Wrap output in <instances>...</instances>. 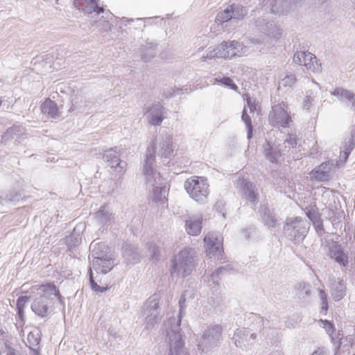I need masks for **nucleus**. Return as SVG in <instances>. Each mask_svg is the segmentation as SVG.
<instances>
[{"mask_svg": "<svg viewBox=\"0 0 355 355\" xmlns=\"http://www.w3.org/2000/svg\"><path fill=\"white\" fill-rule=\"evenodd\" d=\"M331 166L332 164H330L329 162H322L311 172V180H315L318 182L328 181L331 178Z\"/></svg>", "mask_w": 355, "mask_h": 355, "instance_id": "nucleus-23", "label": "nucleus"}, {"mask_svg": "<svg viewBox=\"0 0 355 355\" xmlns=\"http://www.w3.org/2000/svg\"><path fill=\"white\" fill-rule=\"evenodd\" d=\"M256 339L257 334L246 329H237L232 337L235 345L245 350L251 348Z\"/></svg>", "mask_w": 355, "mask_h": 355, "instance_id": "nucleus-14", "label": "nucleus"}, {"mask_svg": "<svg viewBox=\"0 0 355 355\" xmlns=\"http://www.w3.org/2000/svg\"><path fill=\"white\" fill-rule=\"evenodd\" d=\"M269 121L273 127L286 128L291 121V117L288 112H270Z\"/></svg>", "mask_w": 355, "mask_h": 355, "instance_id": "nucleus-26", "label": "nucleus"}, {"mask_svg": "<svg viewBox=\"0 0 355 355\" xmlns=\"http://www.w3.org/2000/svg\"><path fill=\"white\" fill-rule=\"evenodd\" d=\"M37 290L40 291L42 294L39 297H44L50 302L53 303L54 298L56 297L60 304L64 308V299L60 293L59 288L53 282L37 285Z\"/></svg>", "mask_w": 355, "mask_h": 355, "instance_id": "nucleus-19", "label": "nucleus"}, {"mask_svg": "<svg viewBox=\"0 0 355 355\" xmlns=\"http://www.w3.org/2000/svg\"><path fill=\"white\" fill-rule=\"evenodd\" d=\"M147 248L152 259H157L159 256L158 247L153 243H147Z\"/></svg>", "mask_w": 355, "mask_h": 355, "instance_id": "nucleus-50", "label": "nucleus"}, {"mask_svg": "<svg viewBox=\"0 0 355 355\" xmlns=\"http://www.w3.org/2000/svg\"><path fill=\"white\" fill-rule=\"evenodd\" d=\"M241 119L245 124L247 129V138L250 140L253 136V126L252 124L251 117L248 114V112H242Z\"/></svg>", "mask_w": 355, "mask_h": 355, "instance_id": "nucleus-42", "label": "nucleus"}, {"mask_svg": "<svg viewBox=\"0 0 355 355\" xmlns=\"http://www.w3.org/2000/svg\"><path fill=\"white\" fill-rule=\"evenodd\" d=\"M185 295L183 293L179 300L178 318H170L164 324L166 340L169 345L168 355H189L184 349V335L180 329L182 313L183 309L185 308Z\"/></svg>", "mask_w": 355, "mask_h": 355, "instance_id": "nucleus-1", "label": "nucleus"}, {"mask_svg": "<svg viewBox=\"0 0 355 355\" xmlns=\"http://www.w3.org/2000/svg\"><path fill=\"white\" fill-rule=\"evenodd\" d=\"M331 94L337 97L341 101L351 103L355 109V94L352 92L342 87H337L333 92H331Z\"/></svg>", "mask_w": 355, "mask_h": 355, "instance_id": "nucleus-34", "label": "nucleus"}, {"mask_svg": "<svg viewBox=\"0 0 355 355\" xmlns=\"http://www.w3.org/2000/svg\"><path fill=\"white\" fill-rule=\"evenodd\" d=\"M331 295L336 301L342 300L346 294V286L343 279L334 281L330 285Z\"/></svg>", "mask_w": 355, "mask_h": 355, "instance_id": "nucleus-32", "label": "nucleus"}, {"mask_svg": "<svg viewBox=\"0 0 355 355\" xmlns=\"http://www.w3.org/2000/svg\"><path fill=\"white\" fill-rule=\"evenodd\" d=\"M32 311L41 318H49L53 312V303L44 297H36L31 304Z\"/></svg>", "mask_w": 355, "mask_h": 355, "instance_id": "nucleus-16", "label": "nucleus"}, {"mask_svg": "<svg viewBox=\"0 0 355 355\" xmlns=\"http://www.w3.org/2000/svg\"><path fill=\"white\" fill-rule=\"evenodd\" d=\"M223 327L220 324L211 323L202 331L198 338L197 347L202 354H207L218 348L223 339Z\"/></svg>", "mask_w": 355, "mask_h": 355, "instance_id": "nucleus-2", "label": "nucleus"}, {"mask_svg": "<svg viewBox=\"0 0 355 355\" xmlns=\"http://www.w3.org/2000/svg\"><path fill=\"white\" fill-rule=\"evenodd\" d=\"M31 349V355H40V347H33V348H30Z\"/></svg>", "mask_w": 355, "mask_h": 355, "instance_id": "nucleus-64", "label": "nucleus"}, {"mask_svg": "<svg viewBox=\"0 0 355 355\" xmlns=\"http://www.w3.org/2000/svg\"><path fill=\"white\" fill-rule=\"evenodd\" d=\"M41 111H58L59 108L55 101L46 98L40 106Z\"/></svg>", "mask_w": 355, "mask_h": 355, "instance_id": "nucleus-47", "label": "nucleus"}, {"mask_svg": "<svg viewBox=\"0 0 355 355\" xmlns=\"http://www.w3.org/2000/svg\"><path fill=\"white\" fill-rule=\"evenodd\" d=\"M305 213L311 223L315 222L321 219V214L318 208L315 205H310L306 207Z\"/></svg>", "mask_w": 355, "mask_h": 355, "instance_id": "nucleus-37", "label": "nucleus"}, {"mask_svg": "<svg viewBox=\"0 0 355 355\" xmlns=\"http://www.w3.org/2000/svg\"><path fill=\"white\" fill-rule=\"evenodd\" d=\"M248 14V10L240 4H232L219 12L216 17V22L222 24L230 19H242Z\"/></svg>", "mask_w": 355, "mask_h": 355, "instance_id": "nucleus-10", "label": "nucleus"}, {"mask_svg": "<svg viewBox=\"0 0 355 355\" xmlns=\"http://www.w3.org/2000/svg\"><path fill=\"white\" fill-rule=\"evenodd\" d=\"M263 152L266 159L271 163H277L282 156L280 146L272 144L267 139L263 144Z\"/></svg>", "mask_w": 355, "mask_h": 355, "instance_id": "nucleus-25", "label": "nucleus"}, {"mask_svg": "<svg viewBox=\"0 0 355 355\" xmlns=\"http://www.w3.org/2000/svg\"><path fill=\"white\" fill-rule=\"evenodd\" d=\"M162 108H163V107L159 104V103H158L156 105H153L151 107L148 106L146 108V111H153V112L162 111Z\"/></svg>", "mask_w": 355, "mask_h": 355, "instance_id": "nucleus-61", "label": "nucleus"}, {"mask_svg": "<svg viewBox=\"0 0 355 355\" xmlns=\"http://www.w3.org/2000/svg\"><path fill=\"white\" fill-rule=\"evenodd\" d=\"M301 0H275L274 4L271 5L270 10L275 14H286L292 8V5L295 4Z\"/></svg>", "mask_w": 355, "mask_h": 355, "instance_id": "nucleus-28", "label": "nucleus"}, {"mask_svg": "<svg viewBox=\"0 0 355 355\" xmlns=\"http://www.w3.org/2000/svg\"><path fill=\"white\" fill-rule=\"evenodd\" d=\"M242 189L246 200L252 203H255L258 200V193L255 184L246 180H242Z\"/></svg>", "mask_w": 355, "mask_h": 355, "instance_id": "nucleus-33", "label": "nucleus"}, {"mask_svg": "<svg viewBox=\"0 0 355 355\" xmlns=\"http://www.w3.org/2000/svg\"><path fill=\"white\" fill-rule=\"evenodd\" d=\"M328 248V256L341 266L346 267L349 263L348 253L345 252L342 245L333 239L326 241Z\"/></svg>", "mask_w": 355, "mask_h": 355, "instance_id": "nucleus-12", "label": "nucleus"}, {"mask_svg": "<svg viewBox=\"0 0 355 355\" xmlns=\"http://www.w3.org/2000/svg\"><path fill=\"white\" fill-rule=\"evenodd\" d=\"M31 299L30 296H20L17 300L16 307L17 309H24L26 304L29 302Z\"/></svg>", "mask_w": 355, "mask_h": 355, "instance_id": "nucleus-53", "label": "nucleus"}, {"mask_svg": "<svg viewBox=\"0 0 355 355\" xmlns=\"http://www.w3.org/2000/svg\"><path fill=\"white\" fill-rule=\"evenodd\" d=\"M256 230H257V228L254 226L250 225V227H247L246 229H243L242 230V234H243V236L245 237V239H249L251 238V235L253 233L256 232Z\"/></svg>", "mask_w": 355, "mask_h": 355, "instance_id": "nucleus-57", "label": "nucleus"}, {"mask_svg": "<svg viewBox=\"0 0 355 355\" xmlns=\"http://www.w3.org/2000/svg\"><path fill=\"white\" fill-rule=\"evenodd\" d=\"M103 159L107 166L114 168L119 175H123L125 173L126 162L121 159L119 150H118L117 147L105 150Z\"/></svg>", "mask_w": 355, "mask_h": 355, "instance_id": "nucleus-13", "label": "nucleus"}, {"mask_svg": "<svg viewBox=\"0 0 355 355\" xmlns=\"http://www.w3.org/2000/svg\"><path fill=\"white\" fill-rule=\"evenodd\" d=\"M98 0H74V6L79 10L85 14H92L95 12L98 15L103 12L104 8L98 5Z\"/></svg>", "mask_w": 355, "mask_h": 355, "instance_id": "nucleus-22", "label": "nucleus"}, {"mask_svg": "<svg viewBox=\"0 0 355 355\" xmlns=\"http://www.w3.org/2000/svg\"><path fill=\"white\" fill-rule=\"evenodd\" d=\"M24 309H17V316L19 319V320L24 323V319H25V315H24Z\"/></svg>", "mask_w": 355, "mask_h": 355, "instance_id": "nucleus-63", "label": "nucleus"}, {"mask_svg": "<svg viewBox=\"0 0 355 355\" xmlns=\"http://www.w3.org/2000/svg\"><path fill=\"white\" fill-rule=\"evenodd\" d=\"M300 139L295 134L288 133L284 140L285 148H295L297 147Z\"/></svg>", "mask_w": 355, "mask_h": 355, "instance_id": "nucleus-46", "label": "nucleus"}, {"mask_svg": "<svg viewBox=\"0 0 355 355\" xmlns=\"http://www.w3.org/2000/svg\"><path fill=\"white\" fill-rule=\"evenodd\" d=\"M225 203L223 200H218L214 205V209H216V211H217L218 213H220L223 218L225 217Z\"/></svg>", "mask_w": 355, "mask_h": 355, "instance_id": "nucleus-56", "label": "nucleus"}, {"mask_svg": "<svg viewBox=\"0 0 355 355\" xmlns=\"http://www.w3.org/2000/svg\"><path fill=\"white\" fill-rule=\"evenodd\" d=\"M295 289L298 291L297 295L300 298H305L310 294V284L309 283H298L295 286Z\"/></svg>", "mask_w": 355, "mask_h": 355, "instance_id": "nucleus-44", "label": "nucleus"}, {"mask_svg": "<svg viewBox=\"0 0 355 355\" xmlns=\"http://www.w3.org/2000/svg\"><path fill=\"white\" fill-rule=\"evenodd\" d=\"M123 257L128 264L138 263L141 258L138 247L135 244L124 243L123 247Z\"/></svg>", "mask_w": 355, "mask_h": 355, "instance_id": "nucleus-24", "label": "nucleus"}, {"mask_svg": "<svg viewBox=\"0 0 355 355\" xmlns=\"http://www.w3.org/2000/svg\"><path fill=\"white\" fill-rule=\"evenodd\" d=\"M184 187L190 197L196 202L202 204L207 202L209 190L205 178L193 176L188 178L184 182Z\"/></svg>", "mask_w": 355, "mask_h": 355, "instance_id": "nucleus-5", "label": "nucleus"}, {"mask_svg": "<svg viewBox=\"0 0 355 355\" xmlns=\"http://www.w3.org/2000/svg\"><path fill=\"white\" fill-rule=\"evenodd\" d=\"M160 184L155 182L152 183H147L153 187V200L156 202H163L164 200H166V187L164 183V180L161 177Z\"/></svg>", "mask_w": 355, "mask_h": 355, "instance_id": "nucleus-30", "label": "nucleus"}, {"mask_svg": "<svg viewBox=\"0 0 355 355\" xmlns=\"http://www.w3.org/2000/svg\"><path fill=\"white\" fill-rule=\"evenodd\" d=\"M81 243V236L76 232V230L66 238V243L69 248L76 247Z\"/></svg>", "mask_w": 355, "mask_h": 355, "instance_id": "nucleus-41", "label": "nucleus"}, {"mask_svg": "<svg viewBox=\"0 0 355 355\" xmlns=\"http://www.w3.org/2000/svg\"><path fill=\"white\" fill-rule=\"evenodd\" d=\"M159 147L158 155L161 157L170 158L173 153L172 137L168 135L162 137V140L159 143Z\"/></svg>", "mask_w": 355, "mask_h": 355, "instance_id": "nucleus-31", "label": "nucleus"}, {"mask_svg": "<svg viewBox=\"0 0 355 355\" xmlns=\"http://www.w3.org/2000/svg\"><path fill=\"white\" fill-rule=\"evenodd\" d=\"M310 228V223L301 217H288L284 225L285 236L294 243H302L306 236Z\"/></svg>", "mask_w": 355, "mask_h": 355, "instance_id": "nucleus-4", "label": "nucleus"}, {"mask_svg": "<svg viewBox=\"0 0 355 355\" xmlns=\"http://www.w3.org/2000/svg\"><path fill=\"white\" fill-rule=\"evenodd\" d=\"M48 119H57L60 116V112H44Z\"/></svg>", "mask_w": 355, "mask_h": 355, "instance_id": "nucleus-62", "label": "nucleus"}, {"mask_svg": "<svg viewBox=\"0 0 355 355\" xmlns=\"http://www.w3.org/2000/svg\"><path fill=\"white\" fill-rule=\"evenodd\" d=\"M313 84L315 86V88L309 90L306 92V95L303 101V109L309 110H315L320 109V105L321 104V87L320 85L313 81Z\"/></svg>", "mask_w": 355, "mask_h": 355, "instance_id": "nucleus-18", "label": "nucleus"}, {"mask_svg": "<svg viewBox=\"0 0 355 355\" xmlns=\"http://www.w3.org/2000/svg\"><path fill=\"white\" fill-rule=\"evenodd\" d=\"M156 47V44L147 41L139 49L141 60L145 62H149L157 53Z\"/></svg>", "mask_w": 355, "mask_h": 355, "instance_id": "nucleus-35", "label": "nucleus"}, {"mask_svg": "<svg viewBox=\"0 0 355 355\" xmlns=\"http://www.w3.org/2000/svg\"><path fill=\"white\" fill-rule=\"evenodd\" d=\"M94 218L98 225L101 226H109L114 222L113 214L101 206L98 211L94 214Z\"/></svg>", "mask_w": 355, "mask_h": 355, "instance_id": "nucleus-27", "label": "nucleus"}, {"mask_svg": "<svg viewBox=\"0 0 355 355\" xmlns=\"http://www.w3.org/2000/svg\"><path fill=\"white\" fill-rule=\"evenodd\" d=\"M1 355H21L20 353L15 349L12 347L10 346L7 343H5L1 347Z\"/></svg>", "mask_w": 355, "mask_h": 355, "instance_id": "nucleus-51", "label": "nucleus"}, {"mask_svg": "<svg viewBox=\"0 0 355 355\" xmlns=\"http://www.w3.org/2000/svg\"><path fill=\"white\" fill-rule=\"evenodd\" d=\"M41 334L39 330L31 331L27 336V341L29 348L33 347H37L40 345L41 340Z\"/></svg>", "mask_w": 355, "mask_h": 355, "instance_id": "nucleus-39", "label": "nucleus"}, {"mask_svg": "<svg viewBox=\"0 0 355 355\" xmlns=\"http://www.w3.org/2000/svg\"><path fill=\"white\" fill-rule=\"evenodd\" d=\"M245 100L250 111H259L260 110L259 105L254 98L248 94Z\"/></svg>", "mask_w": 355, "mask_h": 355, "instance_id": "nucleus-49", "label": "nucleus"}, {"mask_svg": "<svg viewBox=\"0 0 355 355\" xmlns=\"http://www.w3.org/2000/svg\"><path fill=\"white\" fill-rule=\"evenodd\" d=\"M312 224H313V225L315 230V232L319 237H322L326 233L322 219L317 220L315 222H313V223H312Z\"/></svg>", "mask_w": 355, "mask_h": 355, "instance_id": "nucleus-52", "label": "nucleus"}, {"mask_svg": "<svg viewBox=\"0 0 355 355\" xmlns=\"http://www.w3.org/2000/svg\"><path fill=\"white\" fill-rule=\"evenodd\" d=\"M261 222L268 228H275L279 225V220L274 209L267 205L260 207L259 211Z\"/></svg>", "mask_w": 355, "mask_h": 355, "instance_id": "nucleus-20", "label": "nucleus"}, {"mask_svg": "<svg viewBox=\"0 0 355 355\" xmlns=\"http://www.w3.org/2000/svg\"><path fill=\"white\" fill-rule=\"evenodd\" d=\"M228 269H230L228 268L227 266H221L218 268L217 270H216L211 275V278L213 281V282H215L216 279L219 277L220 275H223L225 272L227 271Z\"/></svg>", "mask_w": 355, "mask_h": 355, "instance_id": "nucleus-55", "label": "nucleus"}, {"mask_svg": "<svg viewBox=\"0 0 355 355\" xmlns=\"http://www.w3.org/2000/svg\"><path fill=\"white\" fill-rule=\"evenodd\" d=\"M22 198V193L15 189L8 191L6 193H4L3 197V200L4 201L14 203L19 202Z\"/></svg>", "mask_w": 355, "mask_h": 355, "instance_id": "nucleus-38", "label": "nucleus"}, {"mask_svg": "<svg viewBox=\"0 0 355 355\" xmlns=\"http://www.w3.org/2000/svg\"><path fill=\"white\" fill-rule=\"evenodd\" d=\"M196 252L186 248L175 254L171 259V275L185 277L189 275L196 266Z\"/></svg>", "mask_w": 355, "mask_h": 355, "instance_id": "nucleus-3", "label": "nucleus"}, {"mask_svg": "<svg viewBox=\"0 0 355 355\" xmlns=\"http://www.w3.org/2000/svg\"><path fill=\"white\" fill-rule=\"evenodd\" d=\"M155 162V150L153 146L147 148L146 153V159L144 164V174L146 177V183H152L156 182L160 184L161 175L154 169Z\"/></svg>", "mask_w": 355, "mask_h": 355, "instance_id": "nucleus-9", "label": "nucleus"}, {"mask_svg": "<svg viewBox=\"0 0 355 355\" xmlns=\"http://www.w3.org/2000/svg\"><path fill=\"white\" fill-rule=\"evenodd\" d=\"M216 49V58L232 59L234 57H241L248 53L247 47L236 40L223 42Z\"/></svg>", "mask_w": 355, "mask_h": 355, "instance_id": "nucleus-7", "label": "nucleus"}, {"mask_svg": "<svg viewBox=\"0 0 355 355\" xmlns=\"http://www.w3.org/2000/svg\"><path fill=\"white\" fill-rule=\"evenodd\" d=\"M320 322L322 324V327L325 329L326 332L329 334L331 338V342L334 341V332L335 327L332 322L328 320H320Z\"/></svg>", "mask_w": 355, "mask_h": 355, "instance_id": "nucleus-45", "label": "nucleus"}, {"mask_svg": "<svg viewBox=\"0 0 355 355\" xmlns=\"http://www.w3.org/2000/svg\"><path fill=\"white\" fill-rule=\"evenodd\" d=\"M26 137V129L24 126L15 124L12 126L8 128L6 131L1 136V143H7L9 141L15 139L17 142H21Z\"/></svg>", "mask_w": 355, "mask_h": 355, "instance_id": "nucleus-21", "label": "nucleus"}, {"mask_svg": "<svg viewBox=\"0 0 355 355\" xmlns=\"http://www.w3.org/2000/svg\"><path fill=\"white\" fill-rule=\"evenodd\" d=\"M355 146V133L351 135L350 138L347 142L345 148H347L348 151H352Z\"/></svg>", "mask_w": 355, "mask_h": 355, "instance_id": "nucleus-58", "label": "nucleus"}, {"mask_svg": "<svg viewBox=\"0 0 355 355\" xmlns=\"http://www.w3.org/2000/svg\"><path fill=\"white\" fill-rule=\"evenodd\" d=\"M162 114V112H159ZM164 117L162 116V114H158V112L157 114H153L150 115L149 123L153 125H159L162 123L163 121Z\"/></svg>", "mask_w": 355, "mask_h": 355, "instance_id": "nucleus-54", "label": "nucleus"}, {"mask_svg": "<svg viewBox=\"0 0 355 355\" xmlns=\"http://www.w3.org/2000/svg\"><path fill=\"white\" fill-rule=\"evenodd\" d=\"M293 62L300 65H304L308 70L315 73L322 71L321 63L314 54L309 52H296L293 55Z\"/></svg>", "mask_w": 355, "mask_h": 355, "instance_id": "nucleus-11", "label": "nucleus"}, {"mask_svg": "<svg viewBox=\"0 0 355 355\" xmlns=\"http://www.w3.org/2000/svg\"><path fill=\"white\" fill-rule=\"evenodd\" d=\"M184 92L188 94L191 92V89L187 85L183 87L169 88L164 92V95L166 98H171L176 95L184 94Z\"/></svg>", "mask_w": 355, "mask_h": 355, "instance_id": "nucleus-40", "label": "nucleus"}, {"mask_svg": "<svg viewBox=\"0 0 355 355\" xmlns=\"http://www.w3.org/2000/svg\"><path fill=\"white\" fill-rule=\"evenodd\" d=\"M287 109H288V104L284 101L272 107V111H286Z\"/></svg>", "mask_w": 355, "mask_h": 355, "instance_id": "nucleus-59", "label": "nucleus"}, {"mask_svg": "<svg viewBox=\"0 0 355 355\" xmlns=\"http://www.w3.org/2000/svg\"><path fill=\"white\" fill-rule=\"evenodd\" d=\"M254 26L259 32L270 37L279 39L282 36V32L276 26L275 21L268 18L258 17L254 21Z\"/></svg>", "mask_w": 355, "mask_h": 355, "instance_id": "nucleus-15", "label": "nucleus"}, {"mask_svg": "<svg viewBox=\"0 0 355 355\" xmlns=\"http://www.w3.org/2000/svg\"><path fill=\"white\" fill-rule=\"evenodd\" d=\"M297 78L292 73H287L279 82V87H291L296 83Z\"/></svg>", "mask_w": 355, "mask_h": 355, "instance_id": "nucleus-43", "label": "nucleus"}, {"mask_svg": "<svg viewBox=\"0 0 355 355\" xmlns=\"http://www.w3.org/2000/svg\"><path fill=\"white\" fill-rule=\"evenodd\" d=\"M215 53H216V49L207 52L205 55H203L202 57V59L203 61H205L207 59H212V58H216V55H214Z\"/></svg>", "mask_w": 355, "mask_h": 355, "instance_id": "nucleus-60", "label": "nucleus"}, {"mask_svg": "<svg viewBox=\"0 0 355 355\" xmlns=\"http://www.w3.org/2000/svg\"><path fill=\"white\" fill-rule=\"evenodd\" d=\"M159 302L155 296H152L148 299L144 305L143 315L145 316L146 328L152 329L155 324L160 321Z\"/></svg>", "mask_w": 355, "mask_h": 355, "instance_id": "nucleus-8", "label": "nucleus"}, {"mask_svg": "<svg viewBox=\"0 0 355 355\" xmlns=\"http://www.w3.org/2000/svg\"><path fill=\"white\" fill-rule=\"evenodd\" d=\"M205 246L206 252L219 258L223 252V238L217 233L209 232L205 236Z\"/></svg>", "mask_w": 355, "mask_h": 355, "instance_id": "nucleus-17", "label": "nucleus"}, {"mask_svg": "<svg viewBox=\"0 0 355 355\" xmlns=\"http://www.w3.org/2000/svg\"><path fill=\"white\" fill-rule=\"evenodd\" d=\"M115 265H116V263H115V259L112 257V255L110 257H105L102 259H101V258L98 259H93L92 262V268L90 267L88 270L89 285L93 291L96 293H104L107 291L110 287L108 286H101L98 285L97 282L94 280L92 268H94L97 273L107 274L112 270Z\"/></svg>", "mask_w": 355, "mask_h": 355, "instance_id": "nucleus-6", "label": "nucleus"}, {"mask_svg": "<svg viewBox=\"0 0 355 355\" xmlns=\"http://www.w3.org/2000/svg\"><path fill=\"white\" fill-rule=\"evenodd\" d=\"M202 218L200 216L190 217L185 222V230L188 234L197 236L201 232Z\"/></svg>", "mask_w": 355, "mask_h": 355, "instance_id": "nucleus-29", "label": "nucleus"}, {"mask_svg": "<svg viewBox=\"0 0 355 355\" xmlns=\"http://www.w3.org/2000/svg\"><path fill=\"white\" fill-rule=\"evenodd\" d=\"M108 247L104 243H98L94 245L92 250V255L94 257V259H98L101 258V259H104L105 257L112 256L108 251Z\"/></svg>", "mask_w": 355, "mask_h": 355, "instance_id": "nucleus-36", "label": "nucleus"}, {"mask_svg": "<svg viewBox=\"0 0 355 355\" xmlns=\"http://www.w3.org/2000/svg\"><path fill=\"white\" fill-rule=\"evenodd\" d=\"M216 82L220 83L222 85L236 91L238 89L237 85L234 83L233 80L230 77H223L221 78H216Z\"/></svg>", "mask_w": 355, "mask_h": 355, "instance_id": "nucleus-48", "label": "nucleus"}]
</instances>
